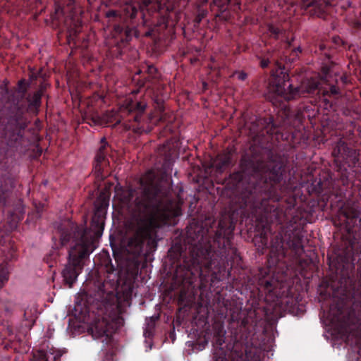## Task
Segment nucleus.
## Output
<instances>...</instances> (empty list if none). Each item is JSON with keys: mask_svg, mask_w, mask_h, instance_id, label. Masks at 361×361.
Wrapping results in <instances>:
<instances>
[{"mask_svg": "<svg viewBox=\"0 0 361 361\" xmlns=\"http://www.w3.org/2000/svg\"><path fill=\"white\" fill-rule=\"evenodd\" d=\"M332 155L336 173L328 174L326 180H322L320 178L318 182L315 181L312 184L313 191L326 201H329L331 195H341L343 189L338 188L340 185H348L354 177L353 173L361 175V159L356 149L341 140L334 148Z\"/></svg>", "mask_w": 361, "mask_h": 361, "instance_id": "423d86ee", "label": "nucleus"}, {"mask_svg": "<svg viewBox=\"0 0 361 361\" xmlns=\"http://www.w3.org/2000/svg\"><path fill=\"white\" fill-rule=\"evenodd\" d=\"M104 283H99L94 297H87L85 307L88 314L95 316L90 331L94 339L102 343L104 361H112L116 351L114 334L123 325L120 305L113 291H106Z\"/></svg>", "mask_w": 361, "mask_h": 361, "instance_id": "39448f33", "label": "nucleus"}, {"mask_svg": "<svg viewBox=\"0 0 361 361\" xmlns=\"http://www.w3.org/2000/svg\"><path fill=\"white\" fill-rule=\"evenodd\" d=\"M326 49V46H325V44H319V49H320L322 51H324V49Z\"/></svg>", "mask_w": 361, "mask_h": 361, "instance_id": "473e14b6", "label": "nucleus"}, {"mask_svg": "<svg viewBox=\"0 0 361 361\" xmlns=\"http://www.w3.org/2000/svg\"><path fill=\"white\" fill-rule=\"evenodd\" d=\"M61 355H56L54 357V361H60Z\"/></svg>", "mask_w": 361, "mask_h": 361, "instance_id": "72a5a7b5", "label": "nucleus"}, {"mask_svg": "<svg viewBox=\"0 0 361 361\" xmlns=\"http://www.w3.org/2000/svg\"><path fill=\"white\" fill-rule=\"evenodd\" d=\"M334 0H300L302 9L311 16H320L324 11V4H331Z\"/></svg>", "mask_w": 361, "mask_h": 361, "instance_id": "dca6fc26", "label": "nucleus"}, {"mask_svg": "<svg viewBox=\"0 0 361 361\" xmlns=\"http://www.w3.org/2000/svg\"><path fill=\"white\" fill-rule=\"evenodd\" d=\"M274 52L268 51L267 54L260 59V66L262 68L269 67L272 62H276V59L273 57Z\"/></svg>", "mask_w": 361, "mask_h": 361, "instance_id": "4be33fe9", "label": "nucleus"}, {"mask_svg": "<svg viewBox=\"0 0 361 361\" xmlns=\"http://www.w3.org/2000/svg\"><path fill=\"white\" fill-rule=\"evenodd\" d=\"M7 280V278L3 275L0 274V287L4 284V281Z\"/></svg>", "mask_w": 361, "mask_h": 361, "instance_id": "7c9ffc66", "label": "nucleus"}, {"mask_svg": "<svg viewBox=\"0 0 361 361\" xmlns=\"http://www.w3.org/2000/svg\"><path fill=\"white\" fill-rule=\"evenodd\" d=\"M268 32L269 36L275 39H279L281 35L283 34V31L280 27H276L272 24L268 25Z\"/></svg>", "mask_w": 361, "mask_h": 361, "instance_id": "5701e85b", "label": "nucleus"}, {"mask_svg": "<svg viewBox=\"0 0 361 361\" xmlns=\"http://www.w3.org/2000/svg\"><path fill=\"white\" fill-rule=\"evenodd\" d=\"M189 0H142L141 3L133 2L127 4L124 8L126 15L130 19L135 18L137 15L145 22L148 20L147 13L149 16L157 14L158 16L164 20H169L172 18L171 16L173 12L176 15L177 7L183 2V6Z\"/></svg>", "mask_w": 361, "mask_h": 361, "instance_id": "1a4fd4ad", "label": "nucleus"}, {"mask_svg": "<svg viewBox=\"0 0 361 361\" xmlns=\"http://www.w3.org/2000/svg\"><path fill=\"white\" fill-rule=\"evenodd\" d=\"M221 196L228 199L231 214L223 215L217 226L212 217L193 219L187 226V247L176 244L169 255L176 264L174 279L183 286L205 289L231 274L232 263L241 258L232 239L235 217L250 219L261 231L262 242L271 237L267 266L258 270V290L267 302L277 303L280 296L277 269L287 267L288 255L299 257L304 252L301 231L303 217L295 210L297 177L292 165L283 161L265 162L258 156H243L240 171L231 173L223 183Z\"/></svg>", "mask_w": 361, "mask_h": 361, "instance_id": "f257e3e1", "label": "nucleus"}, {"mask_svg": "<svg viewBox=\"0 0 361 361\" xmlns=\"http://www.w3.org/2000/svg\"><path fill=\"white\" fill-rule=\"evenodd\" d=\"M96 263L100 267L102 271H105L108 274L114 273L116 270L115 267L112 264L111 258L107 252L100 253L97 257Z\"/></svg>", "mask_w": 361, "mask_h": 361, "instance_id": "6ab92c4d", "label": "nucleus"}, {"mask_svg": "<svg viewBox=\"0 0 361 361\" xmlns=\"http://www.w3.org/2000/svg\"><path fill=\"white\" fill-rule=\"evenodd\" d=\"M18 85V90L15 92L9 90L5 82L0 86V103L5 104L0 129L8 146L22 150L29 144L25 135L29 123L27 114L39 112L47 85L42 83L32 93L27 92L30 85L25 80H19Z\"/></svg>", "mask_w": 361, "mask_h": 361, "instance_id": "20e7f679", "label": "nucleus"}, {"mask_svg": "<svg viewBox=\"0 0 361 361\" xmlns=\"http://www.w3.org/2000/svg\"><path fill=\"white\" fill-rule=\"evenodd\" d=\"M288 47H291V44H290V42H288Z\"/></svg>", "mask_w": 361, "mask_h": 361, "instance_id": "58836bf2", "label": "nucleus"}, {"mask_svg": "<svg viewBox=\"0 0 361 361\" xmlns=\"http://www.w3.org/2000/svg\"><path fill=\"white\" fill-rule=\"evenodd\" d=\"M122 207L128 208L133 234L129 238L126 250L137 257L156 249L158 231L174 226L181 215V204L172 195L166 183L154 179H141L137 188L121 187L116 190Z\"/></svg>", "mask_w": 361, "mask_h": 361, "instance_id": "f03ea898", "label": "nucleus"}, {"mask_svg": "<svg viewBox=\"0 0 361 361\" xmlns=\"http://www.w3.org/2000/svg\"><path fill=\"white\" fill-rule=\"evenodd\" d=\"M116 30H119V32L121 33V32H122V28H121L120 27H116Z\"/></svg>", "mask_w": 361, "mask_h": 361, "instance_id": "e433bc0d", "label": "nucleus"}, {"mask_svg": "<svg viewBox=\"0 0 361 361\" xmlns=\"http://www.w3.org/2000/svg\"><path fill=\"white\" fill-rule=\"evenodd\" d=\"M16 183V178L10 173H5L0 177V207L7 205L8 200Z\"/></svg>", "mask_w": 361, "mask_h": 361, "instance_id": "4468645a", "label": "nucleus"}, {"mask_svg": "<svg viewBox=\"0 0 361 361\" xmlns=\"http://www.w3.org/2000/svg\"><path fill=\"white\" fill-rule=\"evenodd\" d=\"M30 361H49L46 356V354L42 352H38L37 355H33L32 358H30V355H28Z\"/></svg>", "mask_w": 361, "mask_h": 361, "instance_id": "a878e982", "label": "nucleus"}, {"mask_svg": "<svg viewBox=\"0 0 361 361\" xmlns=\"http://www.w3.org/2000/svg\"><path fill=\"white\" fill-rule=\"evenodd\" d=\"M339 94V88L336 85H331L327 88L322 89L320 99H322L326 104H329L330 102L327 97L336 96Z\"/></svg>", "mask_w": 361, "mask_h": 361, "instance_id": "aec40b11", "label": "nucleus"}, {"mask_svg": "<svg viewBox=\"0 0 361 361\" xmlns=\"http://www.w3.org/2000/svg\"><path fill=\"white\" fill-rule=\"evenodd\" d=\"M16 222H14L12 225H11V228H13V227H16Z\"/></svg>", "mask_w": 361, "mask_h": 361, "instance_id": "c9c22d12", "label": "nucleus"}, {"mask_svg": "<svg viewBox=\"0 0 361 361\" xmlns=\"http://www.w3.org/2000/svg\"><path fill=\"white\" fill-rule=\"evenodd\" d=\"M160 154L164 156V161L162 166V169L164 173H167L171 170L173 165V149L169 144L163 145L160 148Z\"/></svg>", "mask_w": 361, "mask_h": 361, "instance_id": "a211bd4d", "label": "nucleus"}, {"mask_svg": "<svg viewBox=\"0 0 361 361\" xmlns=\"http://www.w3.org/2000/svg\"><path fill=\"white\" fill-rule=\"evenodd\" d=\"M335 255L333 261L331 257L329 259L331 263L334 264L337 271L354 269L355 264L361 259V245L354 241H349L343 249L338 250Z\"/></svg>", "mask_w": 361, "mask_h": 361, "instance_id": "9b49d317", "label": "nucleus"}, {"mask_svg": "<svg viewBox=\"0 0 361 361\" xmlns=\"http://www.w3.org/2000/svg\"><path fill=\"white\" fill-rule=\"evenodd\" d=\"M147 73L148 75V80H157L159 78V73L157 68L153 65L147 66Z\"/></svg>", "mask_w": 361, "mask_h": 361, "instance_id": "b1692460", "label": "nucleus"}, {"mask_svg": "<svg viewBox=\"0 0 361 361\" xmlns=\"http://www.w3.org/2000/svg\"><path fill=\"white\" fill-rule=\"evenodd\" d=\"M232 163V154L229 151H226L219 154L213 159L211 166L215 168L216 172L222 173L226 168L229 167Z\"/></svg>", "mask_w": 361, "mask_h": 361, "instance_id": "f3484780", "label": "nucleus"}, {"mask_svg": "<svg viewBox=\"0 0 361 361\" xmlns=\"http://www.w3.org/2000/svg\"><path fill=\"white\" fill-rule=\"evenodd\" d=\"M252 325L248 318H244L233 334L232 350L224 349L226 330L221 322H215L212 325V345L214 348V361H245L244 353L249 344L252 335Z\"/></svg>", "mask_w": 361, "mask_h": 361, "instance_id": "6e6552de", "label": "nucleus"}, {"mask_svg": "<svg viewBox=\"0 0 361 361\" xmlns=\"http://www.w3.org/2000/svg\"><path fill=\"white\" fill-rule=\"evenodd\" d=\"M204 17V14L203 13H199L195 18V23L196 24H199Z\"/></svg>", "mask_w": 361, "mask_h": 361, "instance_id": "c756f323", "label": "nucleus"}, {"mask_svg": "<svg viewBox=\"0 0 361 361\" xmlns=\"http://www.w3.org/2000/svg\"><path fill=\"white\" fill-rule=\"evenodd\" d=\"M110 146L106 140L105 137L102 138L101 145L97 150L94 158V171L97 178L104 180L109 174L108 169L109 166V161L108 159V154L109 152Z\"/></svg>", "mask_w": 361, "mask_h": 361, "instance_id": "ddd939ff", "label": "nucleus"}, {"mask_svg": "<svg viewBox=\"0 0 361 361\" xmlns=\"http://www.w3.org/2000/svg\"><path fill=\"white\" fill-rule=\"evenodd\" d=\"M341 218L345 224L347 231L350 233L355 226L360 222V212L351 206H346L341 209Z\"/></svg>", "mask_w": 361, "mask_h": 361, "instance_id": "2eb2a0df", "label": "nucleus"}, {"mask_svg": "<svg viewBox=\"0 0 361 361\" xmlns=\"http://www.w3.org/2000/svg\"><path fill=\"white\" fill-rule=\"evenodd\" d=\"M302 49L300 46L293 48L288 56V61L290 62H293L295 60L299 58V56L302 53Z\"/></svg>", "mask_w": 361, "mask_h": 361, "instance_id": "393cba45", "label": "nucleus"}, {"mask_svg": "<svg viewBox=\"0 0 361 361\" xmlns=\"http://www.w3.org/2000/svg\"><path fill=\"white\" fill-rule=\"evenodd\" d=\"M108 205V201L103 200L101 204L96 207L90 228L79 226L70 220L64 221L58 225L52 238L53 240H58L54 242L56 249L66 245L71 240L91 244L97 248L104 228V219Z\"/></svg>", "mask_w": 361, "mask_h": 361, "instance_id": "0eeeda50", "label": "nucleus"}, {"mask_svg": "<svg viewBox=\"0 0 361 361\" xmlns=\"http://www.w3.org/2000/svg\"><path fill=\"white\" fill-rule=\"evenodd\" d=\"M125 32V35H126V41H128L131 38V35H132V30H130V28L128 27H126L124 30Z\"/></svg>", "mask_w": 361, "mask_h": 361, "instance_id": "c85d7f7f", "label": "nucleus"}, {"mask_svg": "<svg viewBox=\"0 0 361 361\" xmlns=\"http://www.w3.org/2000/svg\"><path fill=\"white\" fill-rule=\"evenodd\" d=\"M347 279H348V282L350 283L352 281H351L350 276H349L348 274Z\"/></svg>", "mask_w": 361, "mask_h": 361, "instance_id": "f704fd0d", "label": "nucleus"}, {"mask_svg": "<svg viewBox=\"0 0 361 361\" xmlns=\"http://www.w3.org/2000/svg\"><path fill=\"white\" fill-rule=\"evenodd\" d=\"M20 220H21V218H20V216H18V217H17V221H20Z\"/></svg>", "mask_w": 361, "mask_h": 361, "instance_id": "4c0bfd02", "label": "nucleus"}, {"mask_svg": "<svg viewBox=\"0 0 361 361\" xmlns=\"http://www.w3.org/2000/svg\"><path fill=\"white\" fill-rule=\"evenodd\" d=\"M146 107L147 102L143 100L135 102L131 101L128 104L126 109L130 114V118L128 119V123L125 124V128L127 130H131L137 134L149 132V130H147L145 124L141 121Z\"/></svg>", "mask_w": 361, "mask_h": 361, "instance_id": "f8f14e48", "label": "nucleus"}, {"mask_svg": "<svg viewBox=\"0 0 361 361\" xmlns=\"http://www.w3.org/2000/svg\"><path fill=\"white\" fill-rule=\"evenodd\" d=\"M199 2L201 4H207L209 0H198ZM231 0H213L211 6H215L219 8V11L221 13L224 12L227 6L229 4Z\"/></svg>", "mask_w": 361, "mask_h": 361, "instance_id": "412c9836", "label": "nucleus"}, {"mask_svg": "<svg viewBox=\"0 0 361 361\" xmlns=\"http://www.w3.org/2000/svg\"><path fill=\"white\" fill-rule=\"evenodd\" d=\"M58 256L59 255L57 253L54 252L52 254H50L49 256L44 257V261H46V262L49 264V267H52L54 266V264L56 263V261L53 262L52 259L56 260Z\"/></svg>", "mask_w": 361, "mask_h": 361, "instance_id": "bb28decb", "label": "nucleus"}, {"mask_svg": "<svg viewBox=\"0 0 361 361\" xmlns=\"http://www.w3.org/2000/svg\"><path fill=\"white\" fill-rule=\"evenodd\" d=\"M70 242L74 245L68 250L67 263L61 271V275L64 283L72 288L82 273L85 262L90 259V254L96 248L91 244L87 245L80 240H71L68 243Z\"/></svg>", "mask_w": 361, "mask_h": 361, "instance_id": "9d476101", "label": "nucleus"}, {"mask_svg": "<svg viewBox=\"0 0 361 361\" xmlns=\"http://www.w3.org/2000/svg\"><path fill=\"white\" fill-rule=\"evenodd\" d=\"M42 206L41 207H37V214L36 217L39 218L40 217V213L42 211Z\"/></svg>", "mask_w": 361, "mask_h": 361, "instance_id": "2f4dec72", "label": "nucleus"}, {"mask_svg": "<svg viewBox=\"0 0 361 361\" xmlns=\"http://www.w3.org/2000/svg\"><path fill=\"white\" fill-rule=\"evenodd\" d=\"M236 74H238V80L242 81L245 80L247 78V74L244 71L236 72Z\"/></svg>", "mask_w": 361, "mask_h": 361, "instance_id": "cd10ccee", "label": "nucleus"}, {"mask_svg": "<svg viewBox=\"0 0 361 361\" xmlns=\"http://www.w3.org/2000/svg\"><path fill=\"white\" fill-rule=\"evenodd\" d=\"M317 79L310 78L304 80L300 86L294 87L290 82V76L284 68H279L273 72L269 80L267 99L274 105H279L281 108L276 113V117L269 116L257 120V129H254L256 137H263L264 141L274 140L290 141L293 137V129L300 127L303 120V114L300 111L293 112L285 104L305 97L307 94L317 93L321 96L322 88Z\"/></svg>", "mask_w": 361, "mask_h": 361, "instance_id": "7ed1b4c3", "label": "nucleus"}]
</instances>
